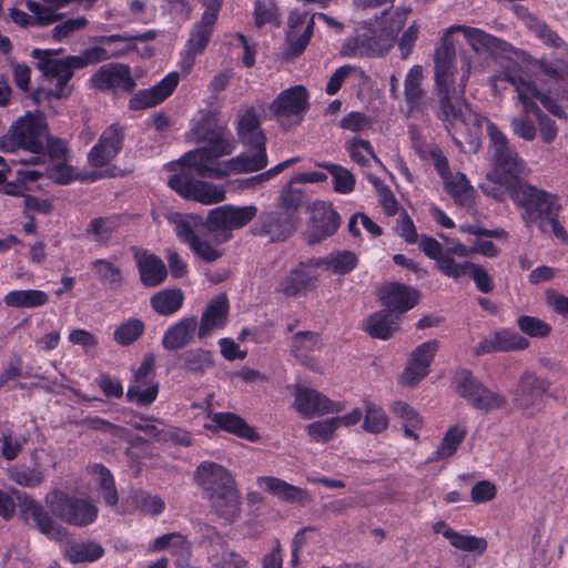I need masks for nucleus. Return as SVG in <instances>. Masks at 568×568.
I'll return each instance as SVG.
<instances>
[{
  "label": "nucleus",
  "mask_w": 568,
  "mask_h": 568,
  "mask_svg": "<svg viewBox=\"0 0 568 568\" xmlns=\"http://www.w3.org/2000/svg\"><path fill=\"white\" fill-rule=\"evenodd\" d=\"M235 150V141L231 133H219L213 136L211 146L197 152H186L180 160L183 166L196 172L200 176L224 179L232 174L252 173L267 165L266 146L251 148L235 158L221 160Z\"/></svg>",
  "instance_id": "f257e3e1"
},
{
  "label": "nucleus",
  "mask_w": 568,
  "mask_h": 568,
  "mask_svg": "<svg viewBox=\"0 0 568 568\" xmlns=\"http://www.w3.org/2000/svg\"><path fill=\"white\" fill-rule=\"evenodd\" d=\"M460 72L458 87L456 78H435L436 104L434 110L456 143H459L457 135L470 134L473 128H479L485 120L474 112L464 100V91L471 72V60L466 53L462 55Z\"/></svg>",
  "instance_id": "f03ea898"
},
{
  "label": "nucleus",
  "mask_w": 568,
  "mask_h": 568,
  "mask_svg": "<svg viewBox=\"0 0 568 568\" xmlns=\"http://www.w3.org/2000/svg\"><path fill=\"white\" fill-rule=\"evenodd\" d=\"M484 121L487 123V135L490 140L491 169L486 181L480 184V190L486 195L501 201L505 194L525 183L521 179L527 175L528 170L526 162L499 128L487 119Z\"/></svg>",
  "instance_id": "7ed1b4c3"
},
{
  "label": "nucleus",
  "mask_w": 568,
  "mask_h": 568,
  "mask_svg": "<svg viewBox=\"0 0 568 568\" xmlns=\"http://www.w3.org/2000/svg\"><path fill=\"white\" fill-rule=\"evenodd\" d=\"M194 480L210 500L212 509L224 524H232L240 517V496L231 474L213 462L201 463Z\"/></svg>",
  "instance_id": "20e7f679"
},
{
  "label": "nucleus",
  "mask_w": 568,
  "mask_h": 568,
  "mask_svg": "<svg viewBox=\"0 0 568 568\" xmlns=\"http://www.w3.org/2000/svg\"><path fill=\"white\" fill-rule=\"evenodd\" d=\"M47 122L41 112H27L18 118L8 133L0 139V149L7 153L26 152L27 156H14L11 162L38 164L44 156Z\"/></svg>",
  "instance_id": "39448f33"
},
{
  "label": "nucleus",
  "mask_w": 568,
  "mask_h": 568,
  "mask_svg": "<svg viewBox=\"0 0 568 568\" xmlns=\"http://www.w3.org/2000/svg\"><path fill=\"white\" fill-rule=\"evenodd\" d=\"M32 57L38 60L37 68L49 79L55 80V87L48 91L49 97L63 98L69 92L67 84L77 69L91 63H98L109 58L106 50L94 47L85 50L81 55H70L64 59H53L47 50L34 49Z\"/></svg>",
  "instance_id": "423d86ee"
},
{
  "label": "nucleus",
  "mask_w": 568,
  "mask_h": 568,
  "mask_svg": "<svg viewBox=\"0 0 568 568\" xmlns=\"http://www.w3.org/2000/svg\"><path fill=\"white\" fill-rule=\"evenodd\" d=\"M454 32H462L476 52L484 50L493 53L505 52L508 47L507 42L480 29L462 24L450 26L445 31L443 47L435 52V78H456L455 51L446 43L447 38Z\"/></svg>",
  "instance_id": "0eeeda50"
},
{
  "label": "nucleus",
  "mask_w": 568,
  "mask_h": 568,
  "mask_svg": "<svg viewBox=\"0 0 568 568\" xmlns=\"http://www.w3.org/2000/svg\"><path fill=\"white\" fill-rule=\"evenodd\" d=\"M508 195L514 204L523 210L521 217L527 226L542 229L547 216L562 209L558 195L527 182L519 184Z\"/></svg>",
  "instance_id": "6e6552de"
},
{
  "label": "nucleus",
  "mask_w": 568,
  "mask_h": 568,
  "mask_svg": "<svg viewBox=\"0 0 568 568\" xmlns=\"http://www.w3.org/2000/svg\"><path fill=\"white\" fill-rule=\"evenodd\" d=\"M503 79L514 87L525 115L529 113L535 115L542 142H554L558 135V126L554 120L540 110L535 101H531V94L536 92L535 82L528 79L524 69L517 64L508 65L503 72Z\"/></svg>",
  "instance_id": "1a4fd4ad"
},
{
  "label": "nucleus",
  "mask_w": 568,
  "mask_h": 568,
  "mask_svg": "<svg viewBox=\"0 0 568 568\" xmlns=\"http://www.w3.org/2000/svg\"><path fill=\"white\" fill-rule=\"evenodd\" d=\"M44 501L53 516L69 525L89 526L98 517V508L90 500L70 496L60 489L48 493Z\"/></svg>",
  "instance_id": "9d476101"
},
{
  "label": "nucleus",
  "mask_w": 568,
  "mask_h": 568,
  "mask_svg": "<svg viewBox=\"0 0 568 568\" xmlns=\"http://www.w3.org/2000/svg\"><path fill=\"white\" fill-rule=\"evenodd\" d=\"M257 213L255 205L233 206L222 205L211 210L205 221V227L214 237L216 244H222L231 239L233 230L248 224Z\"/></svg>",
  "instance_id": "9b49d317"
},
{
  "label": "nucleus",
  "mask_w": 568,
  "mask_h": 568,
  "mask_svg": "<svg viewBox=\"0 0 568 568\" xmlns=\"http://www.w3.org/2000/svg\"><path fill=\"white\" fill-rule=\"evenodd\" d=\"M308 94L303 85L283 90L271 103L270 111L285 130L300 125L308 111Z\"/></svg>",
  "instance_id": "f8f14e48"
},
{
  "label": "nucleus",
  "mask_w": 568,
  "mask_h": 568,
  "mask_svg": "<svg viewBox=\"0 0 568 568\" xmlns=\"http://www.w3.org/2000/svg\"><path fill=\"white\" fill-rule=\"evenodd\" d=\"M222 0H210L205 3V10L200 22L194 27L185 47L182 60V70L191 71L195 63V57L201 54L209 44L213 27L216 22Z\"/></svg>",
  "instance_id": "ddd939ff"
},
{
  "label": "nucleus",
  "mask_w": 568,
  "mask_h": 568,
  "mask_svg": "<svg viewBox=\"0 0 568 568\" xmlns=\"http://www.w3.org/2000/svg\"><path fill=\"white\" fill-rule=\"evenodd\" d=\"M546 383L537 375L525 372L511 392L513 404L525 417L531 418L545 407Z\"/></svg>",
  "instance_id": "4468645a"
},
{
  "label": "nucleus",
  "mask_w": 568,
  "mask_h": 568,
  "mask_svg": "<svg viewBox=\"0 0 568 568\" xmlns=\"http://www.w3.org/2000/svg\"><path fill=\"white\" fill-rule=\"evenodd\" d=\"M169 186L185 199H193L202 204L211 205L226 197L223 186L209 182L195 181L189 173L181 172L170 178Z\"/></svg>",
  "instance_id": "2eb2a0df"
},
{
  "label": "nucleus",
  "mask_w": 568,
  "mask_h": 568,
  "mask_svg": "<svg viewBox=\"0 0 568 568\" xmlns=\"http://www.w3.org/2000/svg\"><path fill=\"white\" fill-rule=\"evenodd\" d=\"M71 0H26V6L31 14L24 11L11 8L9 16L11 20L23 28L44 27L52 24L61 19L57 10L68 4Z\"/></svg>",
  "instance_id": "dca6fc26"
},
{
  "label": "nucleus",
  "mask_w": 568,
  "mask_h": 568,
  "mask_svg": "<svg viewBox=\"0 0 568 568\" xmlns=\"http://www.w3.org/2000/svg\"><path fill=\"white\" fill-rule=\"evenodd\" d=\"M295 229V211L291 207L262 212L255 224L256 233L267 236L272 242L286 240Z\"/></svg>",
  "instance_id": "f3484780"
},
{
  "label": "nucleus",
  "mask_w": 568,
  "mask_h": 568,
  "mask_svg": "<svg viewBox=\"0 0 568 568\" xmlns=\"http://www.w3.org/2000/svg\"><path fill=\"white\" fill-rule=\"evenodd\" d=\"M12 493L16 494L21 513L32 518L41 534L57 541L65 539L67 530L52 519L40 503L26 493L20 494L17 489H12Z\"/></svg>",
  "instance_id": "a211bd4d"
},
{
  "label": "nucleus",
  "mask_w": 568,
  "mask_h": 568,
  "mask_svg": "<svg viewBox=\"0 0 568 568\" xmlns=\"http://www.w3.org/2000/svg\"><path fill=\"white\" fill-rule=\"evenodd\" d=\"M12 493L16 494L21 513L32 518L41 534L57 541L65 539L67 530L52 519L40 503L26 493L20 494L17 489H12Z\"/></svg>",
  "instance_id": "6ab92c4d"
},
{
  "label": "nucleus",
  "mask_w": 568,
  "mask_h": 568,
  "mask_svg": "<svg viewBox=\"0 0 568 568\" xmlns=\"http://www.w3.org/2000/svg\"><path fill=\"white\" fill-rule=\"evenodd\" d=\"M339 402H333L316 389L297 385L295 388L294 408L306 418L339 413L344 409Z\"/></svg>",
  "instance_id": "aec40b11"
},
{
  "label": "nucleus",
  "mask_w": 568,
  "mask_h": 568,
  "mask_svg": "<svg viewBox=\"0 0 568 568\" xmlns=\"http://www.w3.org/2000/svg\"><path fill=\"white\" fill-rule=\"evenodd\" d=\"M438 347L437 341H427L418 345L410 354L408 363L400 375V384L412 387L426 377Z\"/></svg>",
  "instance_id": "412c9836"
},
{
  "label": "nucleus",
  "mask_w": 568,
  "mask_h": 568,
  "mask_svg": "<svg viewBox=\"0 0 568 568\" xmlns=\"http://www.w3.org/2000/svg\"><path fill=\"white\" fill-rule=\"evenodd\" d=\"M123 139V131L118 124L108 126L88 155L90 164L101 168L110 162L121 151Z\"/></svg>",
  "instance_id": "4be33fe9"
},
{
  "label": "nucleus",
  "mask_w": 568,
  "mask_h": 568,
  "mask_svg": "<svg viewBox=\"0 0 568 568\" xmlns=\"http://www.w3.org/2000/svg\"><path fill=\"white\" fill-rule=\"evenodd\" d=\"M95 88L101 90H133L135 82L130 68L121 63H108L102 65L91 78Z\"/></svg>",
  "instance_id": "5701e85b"
},
{
  "label": "nucleus",
  "mask_w": 568,
  "mask_h": 568,
  "mask_svg": "<svg viewBox=\"0 0 568 568\" xmlns=\"http://www.w3.org/2000/svg\"><path fill=\"white\" fill-rule=\"evenodd\" d=\"M229 317V300L221 294L205 306L202 312L201 321L197 322V337L204 339L214 332L222 329Z\"/></svg>",
  "instance_id": "b1692460"
},
{
  "label": "nucleus",
  "mask_w": 568,
  "mask_h": 568,
  "mask_svg": "<svg viewBox=\"0 0 568 568\" xmlns=\"http://www.w3.org/2000/svg\"><path fill=\"white\" fill-rule=\"evenodd\" d=\"M341 223L339 215L326 202H315L312 206L310 242L316 243L336 232Z\"/></svg>",
  "instance_id": "393cba45"
},
{
  "label": "nucleus",
  "mask_w": 568,
  "mask_h": 568,
  "mask_svg": "<svg viewBox=\"0 0 568 568\" xmlns=\"http://www.w3.org/2000/svg\"><path fill=\"white\" fill-rule=\"evenodd\" d=\"M178 83L179 74L176 72L169 73L158 84L135 93L130 100V109L142 110L158 105L174 91Z\"/></svg>",
  "instance_id": "a878e982"
},
{
  "label": "nucleus",
  "mask_w": 568,
  "mask_h": 568,
  "mask_svg": "<svg viewBox=\"0 0 568 568\" xmlns=\"http://www.w3.org/2000/svg\"><path fill=\"white\" fill-rule=\"evenodd\" d=\"M379 297L389 313H405L417 304L418 294L406 285L394 283L384 286L379 292Z\"/></svg>",
  "instance_id": "bb28decb"
},
{
  "label": "nucleus",
  "mask_w": 568,
  "mask_h": 568,
  "mask_svg": "<svg viewBox=\"0 0 568 568\" xmlns=\"http://www.w3.org/2000/svg\"><path fill=\"white\" fill-rule=\"evenodd\" d=\"M423 78V68L418 64L412 67L405 77L404 97L409 114L424 113L427 108Z\"/></svg>",
  "instance_id": "cd10ccee"
},
{
  "label": "nucleus",
  "mask_w": 568,
  "mask_h": 568,
  "mask_svg": "<svg viewBox=\"0 0 568 568\" xmlns=\"http://www.w3.org/2000/svg\"><path fill=\"white\" fill-rule=\"evenodd\" d=\"M195 334H197V318L183 317L164 332L162 345L168 351L180 349L192 343Z\"/></svg>",
  "instance_id": "c85d7f7f"
},
{
  "label": "nucleus",
  "mask_w": 568,
  "mask_h": 568,
  "mask_svg": "<svg viewBox=\"0 0 568 568\" xmlns=\"http://www.w3.org/2000/svg\"><path fill=\"white\" fill-rule=\"evenodd\" d=\"M134 257L144 286L155 287L165 281L168 270L160 257L145 251L136 253Z\"/></svg>",
  "instance_id": "c756f323"
},
{
  "label": "nucleus",
  "mask_w": 568,
  "mask_h": 568,
  "mask_svg": "<svg viewBox=\"0 0 568 568\" xmlns=\"http://www.w3.org/2000/svg\"><path fill=\"white\" fill-rule=\"evenodd\" d=\"M236 132L240 142L245 146H266V136L261 129V122L253 108H248L240 115Z\"/></svg>",
  "instance_id": "7c9ffc66"
},
{
  "label": "nucleus",
  "mask_w": 568,
  "mask_h": 568,
  "mask_svg": "<svg viewBox=\"0 0 568 568\" xmlns=\"http://www.w3.org/2000/svg\"><path fill=\"white\" fill-rule=\"evenodd\" d=\"M210 418L212 424H206L204 426L206 429H222L252 442L257 438L254 429L236 414L214 413L210 415Z\"/></svg>",
  "instance_id": "2f4dec72"
},
{
  "label": "nucleus",
  "mask_w": 568,
  "mask_h": 568,
  "mask_svg": "<svg viewBox=\"0 0 568 568\" xmlns=\"http://www.w3.org/2000/svg\"><path fill=\"white\" fill-rule=\"evenodd\" d=\"M257 485L267 493L286 503L303 504L307 500V493L305 490L276 477H260L257 478Z\"/></svg>",
  "instance_id": "473e14b6"
},
{
  "label": "nucleus",
  "mask_w": 568,
  "mask_h": 568,
  "mask_svg": "<svg viewBox=\"0 0 568 568\" xmlns=\"http://www.w3.org/2000/svg\"><path fill=\"white\" fill-rule=\"evenodd\" d=\"M344 146L349 159L358 166L366 169L371 166L372 162H375L381 169L386 171L385 165L376 156L373 145L368 140L359 136H353L345 141Z\"/></svg>",
  "instance_id": "72a5a7b5"
},
{
  "label": "nucleus",
  "mask_w": 568,
  "mask_h": 568,
  "mask_svg": "<svg viewBox=\"0 0 568 568\" xmlns=\"http://www.w3.org/2000/svg\"><path fill=\"white\" fill-rule=\"evenodd\" d=\"M315 280L316 275L311 267L301 264L291 270L290 274L280 283L278 290L287 296H295L305 292Z\"/></svg>",
  "instance_id": "f704fd0d"
},
{
  "label": "nucleus",
  "mask_w": 568,
  "mask_h": 568,
  "mask_svg": "<svg viewBox=\"0 0 568 568\" xmlns=\"http://www.w3.org/2000/svg\"><path fill=\"white\" fill-rule=\"evenodd\" d=\"M466 435L467 429L463 425L456 424L449 427L438 447L428 456L427 463L439 462L453 456Z\"/></svg>",
  "instance_id": "c9c22d12"
},
{
  "label": "nucleus",
  "mask_w": 568,
  "mask_h": 568,
  "mask_svg": "<svg viewBox=\"0 0 568 568\" xmlns=\"http://www.w3.org/2000/svg\"><path fill=\"white\" fill-rule=\"evenodd\" d=\"M3 302L14 308H37L48 304L49 294L41 290H16L4 295Z\"/></svg>",
  "instance_id": "e433bc0d"
},
{
  "label": "nucleus",
  "mask_w": 568,
  "mask_h": 568,
  "mask_svg": "<svg viewBox=\"0 0 568 568\" xmlns=\"http://www.w3.org/2000/svg\"><path fill=\"white\" fill-rule=\"evenodd\" d=\"M320 337L313 332H298L292 342V353L301 364L314 369L311 354L320 347Z\"/></svg>",
  "instance_id": "4c0bfd02"
},
{
  "label": "nucleus",
  "mask_w": 568,
  "mask_h": 568,
  "mask_svg": "<svg viewBox=\"0 0 568 568\" xmlns=\"http://www.w3.org/2000/svg\"><path fill=\"white\" fill-rule=\"evenodd\" d=\"M398 316L384 310L369 316L365 331L375 338L387 339L398 328Z\"/></svg>",
  "instance_id": "58836bf2"
},
{
  "label": "nucleus",
  "mask_w": 568,
  "mask_h": 568,
  "mask_svg": "<svg viewBox=\"0 0 568 568\" xmlns=\"http://www.w3.org/2000/svg\"><path fill=\"white\" fill-rule=\"evenodd\" d=\"M392 413L402 420L404 436L414 440L418 439L417 432L423 426V419L418 413L407 403L394 402L390 406Z\"/></svg>",
  "instance_id": "ea45409f"
},
{
  "label": "nucleus",
  "mask_w": 568,
  "mask_h": 568,
  "mask_svg": "<svg viewBox=\"0 0 568 568\" xmlns=\"http://www.w3.org/2000/svg\"><path fill=\"white\" fill-rule=\"evenodd\" d=\"M103 552L102 546L95 541L73 542L64 548V557L72 564L95 561Z\"/></svg>",
  "instance_id": "a19ab883"
},
{
  "label": "nucleus",
  "mask_w": 568,
  "mask_h": 568,
  "mask_svg": "<svg viewBox=\"0 0 568 568\" xmlns=\"http://www.w3.org/2000/svg\"><path fill=\"white\" fill-rule=\"evenodd\" d=\"M443 182L446 192L450 194L458 204L466 205L470 202L474 190L465 174L450 172L443 178Z\"/></svg>",
  "instance_id": "79ce46f5"
},
{
  "label": "nucleus",
  "mask_w": 568,
  "mask_h": 568,
  "mask_svg": "<svg viewBox=\"0 0 568 568\" xmlns=\"http://www.w3.org/2000/svg\"><path fill=\"white\" fill-rule=\"evenodd\" d=\"M183 300L181 290H163L151 298V306L158 314L168 316L182 307Z\"/></svg>",
  "instance_id": "37998d69"
},
{
  "label": "nucleus",
  "mask_w": 568,
  "mask_h": 568,
  "mask_svg": "<svg viewBox=\"0 0 568 568\" xmlns=\"http://www.w3.org/2000/svg\"><path fill=\"white\" fill-rule=\"evenodd\" d=\"M91 474L101 490L104 503L109 506L116 505L119 498L110 470L101 464H94L91 466Z\"/></svg>",
  "instance_id": "c03bdc74"
},
{
  "label": "nucleus",
  "mask_w": 568,
  "mask_h": 568,
  "mask_svg": "<svg viewBox=\"0 0 568 568\" xmlns=\"http://www.w3.org/2000/svg\"><path fill=\"white\" fill-rule=\"evenodd\" d=\"M410 9H397L389 19L383 22L379 39L383 41V50L387 51L394 43L399 31L406 23Z\"/></svg>",
  "instance_id": "a18cd8bd"
},
{
  "label": "nucleus",
  "mask_w": 568,
  "mask_h": 568,
  "mask_svg": "<svg viewBox=\"0 0 568 568\" xmlns=\"http://www.w3.org/2000/svg\"><path fill=\"white\" fill-rule=\"evenodd\" d=\"M91 270L95 278L103 285L118 287L122 284V271L118 265L105 258H99L91 263Z\"/></svg>",
  "instance_id": "49530a36"
},
{
  "label": "nucleus",
  "mask_w": 568,
  "mask_h": 568,
  "mask_svg": "<svg viewBox=\"0 0 568 568\" xmlns=\"http://www.w3.org/2000/svg\"><path fill=\"white\" fill-rule=\"evenodd\" d=\"M365 418L363 428L371 434H381L388 427V417L384 409L374 402L365 398L363 400Z\"/></svg>",
  "instance_id": "de8ad7c7"
},
{
  "label": "nucleus",
  "mask_w": 568,
  "mask_h": 568,
  "mask_svg": "<svg viewBox=\"0 0 568 568\" xmlns=\"http://www.w3.org/2000/svg\"><path fill=\"white\" fill-rule=\"evenodd\" d=\"M172 222L174 224L176 236L181 242L187 245L197 236V234L195 233V229L201 224L205 225L203 219L196 214H175L172 217Z\"/></svg>",
  "instance_id": "09e8293b"
},
{
  "label": "nucleus",
  "mask_w": 568,
  "mask_h": 568,
  "mask_svg": "<svg viewBox=\"0 0 568 568\" xmlns=\"http://www.w3.org/2000/svg\"><path fill=\"white\" fill-rule=\"evenodd\" d=\"M130 498L134 508L148 516H159L165 509V503L161 497L144 490L132 493Z\"/></svg>",
  "instance_id": "8fccbe9b"
},
{
  "label": "nucleus",
  "mask_w": 568,
  "mask_h": 568,
  "mask_svg": "<svg viewBox=\"0 0 568 568\" xmlns=\"http://www.w3.org/2000/svg\"><path fill=\"white\" fill-rule=\"evenodd\" d=\"M526 24L535 37H537L544 44L550 48L567 49L566 42L544 21L538 20L534 16H529L526 19Z\"/></svg>",
  "instance_id": "3c124183"
},
{
  "label": "nucleus",
  "mask_w": 568,
  "mask_h": 568,
  "mask_svg": "<svg viewBox=\"0 0 568 568\" xmlns=\"http://www.w3.org/2000/svg\"><path fill=\"white\" fill-rule=\"evenodd\" d=\"M181 358L183 368L194 374H204L213 366L211 352L203 348L190 349L183 353Z\"/></svg>",
  "instance_id": "603ef678"
},
{
  "label": "nucleus",
  "mask_w": 568,
  "mask_h": 568,
  "mask_svg": "<svg viewBox=\"0 0 568 568\" xmlns=\"http://www.w3.org/2000/svg\"><path fill=\"white\" fill-rule=\"evenodd\" d=\"M357 262V257L353 252L343 251L336 254H331L324 261L316 262L314 265H325L326 268L333 273L344 275L355 268Z\"/></svg>",
  "instance_id": "864d4df0"
},
{
  "label": "nucleus",
  "mask_w": 568,
  "mask_h": 568,
  "mask_svg": "<svg viewBox=\"0 0 568 568\" xmlns=\"http://www.w3.org/2000/svg\"><path fill=\"white\" fill-rule=\"evenodd\" d=\"M456 384L457 393L471 406L484 388V385L465 368L459 369L456 374Z\"/></svg>",
  "instance_id": "5fc2aeb1"
},
{
  "label": "nucleus",
  "mask_w": 568,
  "mask_h": 568,
  "mask_svg": "<svg viewBox=\"0 0 568 568\" xmlns=\"http://www.w3.org/2000/svg\"><path fill=\"white\" fill-rule=\"evenodd\" d=\"M8 478L19 486L34 488L44 481L45 475L39 468H20L14 466L8 470Z\"/></svg>",
  "instance_id": "6e6d98bb"
},
{
  "label": "nucleus",
  "mask_w": 568,
  "mask_h": 568,
  "mask_svg": "<svg viewBox=\"0 0 568 568\" xmlns=\"http://www.w3.org/2000/svg\"><path fill=\"white\" fill-rule=\"evenodd\" d=\"M144 332V324L139 318H130L120 324L114 333V341L121 346L134 343Z\"/></svg>",
  "instance_id": "4d7b16f0"
},
{
  "label": "nucleus",
  "mask_w": 568,
  "mask_h": 568,
  "mask_svg": "<svg viewBox=\"0 0 568 568\" xmlns=\"http://www.w3.org/2000/svg\"><path fill=\"white\" fill-rule=\"evenodd\" d=\"M321 166L332 175L334 190L337 193L347 194L354 190L355 178L349 170L333 163L322 164Z\"/></svg>",
  "instance_id": "13d9d810"
},
{
  "label": "nucleus",
  "mask_w": 568,
  "mask_h": 568,
  "mask_svg": "<svg viewBox=\"0 0 568 568\" xmlns=\"http://www.w3.org/2000/svg\"><path fill=\"white\" fill-rule=\"evenodd\" d=\"M314 32V21L311 18L307 21V24L301 31H287L286 40L288 43V54L292 57H297L301 54L307 47L312 34Z\"/></svg>",
  "instance_id": "bf43d9fd"
},
{
  "label": "nucleus",
  "mask_w": 568,
  "mask_h": 568,
  "mask_svg": "<svg viewBox=\"0 0 568 568\" xmlns=\"http://www.w3.org/2000/svg\"><path fill=\"white\" fill-rule=\"evenodd\" d=\"M338 126L343 130L361 134L373 128V120L362 112L352 111L339 120Z\"/></svg>",
  "instance_id": "052dcab7"
},
{
  "label": "nucleus",
  "mask_w": 568,
  "mask_h": 568,
  "mask_svg": "<svg viewBox=\"0 0 568 568\" xmlns=\"http://www.w3.org/2000/svg\"><path fill=\"white\" fill-rule=\"evenodd\" d=\"M141 386L139 387V390L135 393H130V387L126 392V398L129 402L136 403L141 406H146L152 404L159 393V384L154 382V379H144L142 378Z\"/></svg>",
  "instance_id": "680f3d73"
},
{
  "label": "nucleus",
  "mask_w": 568,
  "mask_h": 568,
  "mask_svg": "<svg viewBox=\"0 0 568 568\" xmlns=\"http://www.w3.org/2000/svg\"><path fill=\"white\" fill-rule=\"evenodd\" d=\"M336 429L337 419H334V417L311 423L306 427L308 436L313 440L321 443H326L331 440L334 437Z\"/></svg>",
  "instance_id": "e2e57ef3"
},
{
  "label": "nucleus",
  "mask_w": 568,
  "mask_h": 568,
  "mask_svg": "<svg viewBox=\"0 0 568 568\" xmlns=\"http://www.w3.org/2000/svg\"><path fill=\"white\" fill-rule=\"evenodd\" d=\"M210 235L213 236L211 233ZM215 245L217 244L214 242V237H212V242H209L206 239L197 235L192 242H190L189 247L201 260L211 263L222 256V252L216 248Z\"/></svg>",
  "instance_id": "0e129e2a"
},
{
  "label": "nucleus",
  "mask_w": 568,
  "mask_h": 568,
  "mask_svg": "<svg viewBox=\"0 0 568 568\" xmlns=\"http://www.w3.org/2000/svg\"><path fill=\"white\" fill-rule=\"evenodd\" d=\"M254 19L258 28L265 24H277L278 16L274 0H256L254 6Z\"/></svg>",
  "instance_id": "69168bd1"
},
{
  "label": "nucleus",
  "mask_w": 568,
  "mask_h": 568,
  "mask_svg": "<svg viewBox=\"0 0 568 568\" xmlns=\"http://www.w3.org/2000/svg\"><path fill=\"white\" fill-rule=\"evenodd\" d=\"M450 545L459 550L481 555L487 549V541L481 537L462 535L455 531L449 540Z\"/></svg>",
  "instance_id": "338daca9"
},
{
  "label": "nucleus",
  "mask_w": 568,
  "mask_h": 568,
  "mask_svg": "<svg viewBox=\"0 0 568 568\" xmlns=\"http://www.w3.org/2000/svg\"><path fill=\"white\" fill-rule=\"evenodd\" d=\"M520 331L531 337H546L551 332V326L546 322L528 315H521L517 320Z\"/></svg>",
  "instance_id": "774afa93"
}]
</instances>
